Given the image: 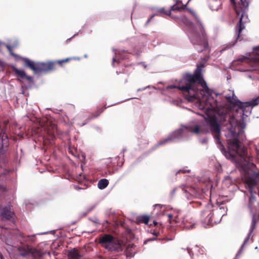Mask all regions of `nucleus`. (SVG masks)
Returning <instances> with one entry per match:
<instances>
[{"instance_id":"obj_18","label":"nucleus","mask_w":259,"mask_h":259,"mask_svg":"<svg viewBox=\"0 0 259 259\" xmlns=\"http://www.w3.org/2000/svg\"><path fill=\"white\" fill-rule=\"evenodd\" d=\"M83 256L79 253V250L74 248L68 252V259H81Z\"/></svg>"},{"instance_id":"obj_11","label":"nucleus","mask_w":259,"mask_h":259,"mask_svg":"<svg viewBox=\"0 0 259 259\" xmlns=\"http://www.w3.org/2000/svg\"><path fill=\"white\" fill-rule=\"evenodd\" d=\"M184 193L188 199H190L193 197L201 199L203 197V190L198 188H191L189 191L186 190Z\"/></svg>"},{"instance_id":"obj_25","label":"nucleus","mask_w":259,"mask_h":259,"mask_svg":"<svg viewBox=\"0 0 259 259\" xmlns=\"http://www.w3.org/2000/svg\"><path fill=\"white\" fill-rule=\"evenodd\" d=\"M250 235L251 234H249L248 236L244 239L243 243L242 245L239 252L236 255V257L234 259H237V256L239 255V253L241 251V250L243 249V248L244 247V245L248 242V240L249 239Z\"/></svg>"},{"instance_id":"obj_16","label":"nucleus","mask_w":259,"mask_h":259,"mask_svg":"<svg viewBox=\"0 0 259 259\" xmlns=\"http://www.w3.org/2000/svg\"><path fill=\"white\" fill-rule=\"evenodd\" d=\"M106 108V105L99 108L97 109L96 111H95L94 112L91 114V115L89 116V117H88V119L86 120V121L84 123H82L80 124V125L81 126L85 125L89 121V120L93 119L94 118L98 117Z\"/></svg>"},{"instance_id":"obj_14","label":"nucleus","mask_w":259,"mask_h":259,"mask_svg":"<svg viewBox=\"0 0 259 259\" xmlns=\"http://www.w3.org/2000/svg\"><path fill=\"white\" fill-rule=\"evenodd\" d=\"M25 253H31L35 257H40L43 255L42 252L37 249L31 247L28 245L24 247Z\"/></svg>"},{"instance_id":"obj_33","label":"nucleus","mask_w":259,"mask_h":259,"mask_svg":"<svg viewBox=\"0 0 259 259\" xmlns=\"http://www.w3.org/2000/svg\"><path fill=\"white\" fill-rule=\"evenodd\" d=\"M115 57H114L113 58V59H112V65H114V63L115 62H117V63H118L119 62V60H117L116 59V58H117V56H116L117 53H116V52H115Z\"/></svg>"},{"instance_id":"obj_23","label":"nucleus","mask_w":259,"mask_h":259,"mask_svg":"<svg viewBox=\"0 0 259 259\" xmlns=\"http://www.w3.org/2000/svg\"><path fill=\"white\" fill-rule=\"evenodd\" d=\"M163 231V227L161 225V227H155V229H151L150 232L156 236L159 235Z\"/></svg>"},{"instance_id":"obj_13","label":"nucleus","mask_w":259,"mask_h":259,"mask_svg":"<svg viewBox=\"0 0 259 259\" xmlns=\"http://www.w3.org/2000/svg\"><path fill=\"white\" fill-rule=\"evenodd\" d=\"M188 130L191 133L196 135L199 134H207V131L205 130V127L203 125H195L194 126H189Z\"/></svg>"},{"instance_id":"obj_44","label":"nucleus","mask_w":259,"mask_h":259,"mask_svg":"<svg viewBox=\"0 0 259 259\" xmlns=\"http://www.w3.org/2000/svg\"><path fill=\"white\" fill-rule=\"evenodd\" d=\"M258 196H259V188H258Z\"/></svg>"},{"instance_id":"obj_32","label":"nucleus","mask_w":259,"mask_h":259,"mask_svg":"<svg viewBox=\"0 0 259 259\" xmlns=\"http://www.w3.org/2000/svg\"><path fill=\"white\" fill-rule=\"evenodd\" d=\"M26 238L28 239L27 240H29L31 242H34L35 240V235L27 236Z\"/></svg>"},{"instance_id":"obj_36","label":"nucleus","mask_w":259,"mask_h":259,"mask_svg":"<svg viewBox=\"0 0 259 259\" xmlns=\"http://www.w3.org/2000/svg\"><path fill=\"white\" fill-rule=\"evenodd\" d=\"M154 206L155 207H162V205H161V204H155V205H154Z\"/></svg>"},{"instance_id":"obj_35","label":"nucleus","mask_w":259,"mask_h":259,"mask_svg":"<svg viewBox=\"0 0 259 259\" xmlns=\"http://www.w3.org/2000/svg\"><path fill=\"white\" fill-rule=\"evenodd\" d=\"M7 49L10 51V52L11 53L12 55H13V56H15V57L16 56L15 54H14L12 52V49H11V48L10 46H8Z\"/></svg>"},{"instance_id":"obj_21","label":"nucleus","mask_w":259,"mask_h":259,"mask_svg":"<svg viewBox=\"0 0 259 259\" xmlns=\"http://www.w3.org/2000/svg\"><path fill=\"white\" fill-rule=\"evenodd\" d=\"M109 184L108 181L106 179L100 180L98 183V187L100 189H105Z\"/></svg>"},{"instance_id":"obj_8","label":"nucleus","mask_w":259,"mask_h":259,"mask_svg":"<svg viewBox=\"0 0 259 259\" xmlns=\"http://www.w3.org/2000/svg\"><path fill=\"white\" fill-rule=\"evenodd\" d=\"M44 130L45 134L41 136H43L45 144H54L55 135L57 133V125L55 123H51L45 127Z\"/></svg>"},{"instance_id":"obj_27","label":"nucleus","mask_w":259,"mask_h":259,"mask_svg":"<svg viewBox=\"0 0 259 259\" xmlns=\"http://www.w3.org/2000/svg\"><path fill=\"white\" fill-rule=\"evenodd\" d=\"M256 59L259 61V56H257ZM258 69L259 70V68ZM252 104L253 105H257L259 104V96L252 100Z\"/></svg>"},{"instance_id":"obj_38","label":"nucleus","mask_w":259,"mask_h":259,"mask_svg":"<svg viewBox=\"0 0 259 259\" xmlns=\"http://www.w3.org/2000/svg\"><path fill=\"white\" fill-rule=\"evenodd\" d=\"M155 239H156V238H152V239H149L148 240V241H152V240H155Z\"/></svg>"},{"instance_id":"obj_12","label":"nucleus","mask_w":259,"mask_h":259,"mask_svg":"<svg viewBox=\"0 0 259 259\" xmlns=\"http://www.w3.org/2000/svg\"><path fill=\"white\" fill-rule=\"evenodd\" d=\"M0 210H1V215L3 220H9L14 215L13 212L11 210L10 205L5 207L0 206Z\"/></svg>"},{"instance_id":"obj_41","label":"nucleus","mask_w":259,"mask_h":259,"mask_svg":"<svg viewBox=\"0 0 259 259\" xmlns=\"http://www.w3.org/2000/svg\"><path fill=\"white\" fill-rule=\"evenodd\" d=\"M153 17V16H151V17H150V18L148 20L147 22H149V21H150L151 19Z\"/></svg>"},{"instance_id":"obj_15","label":"nucleus","mask_w":259,"mask_h":259,"mask_svg":"<svg viewBox=\"0 0 259 259\" xmlns=\"http://www.w3.org/2000/svg\"><path fill=\"white\" fill-rule=\"evenodd\" d=\"M13 71L15 72L17 76L20 77L21 79H25L29 82H31L32 81V77L26 75L25 72L24 70L19 69L16 67H14L13 68Z\"/></svg>"},{"instance_id":"obj_40","label":"nucleus","mask_w":259,"mask_h":259,"mask_svg":"<svg viewBox=\"0 0 259 259\" xmlns=\"http://www.w3.org/2000/svg\"><path fill=\"white\" fill-rule=\"evenodd\" d=\"M122 52H124V51H118V53L119 54V55H121Z\"/></svg>"},{"instance_id":"obj_31","label":"nucleus","mask_w":259,"mask_h":259,"mask_svg":"<svg viewBox=\"0 0 259 259\" xmlns=\"http://www.w3.org/2000/svg\"><path fill=\"white\" fill-rule=\"evenodd\" d=\"M182 130H180L177 131L173 134V137H174V138H176L177 137H178L179 136H181L182 135Z\"/></svg>"},{"instance_id":"obj_37","label":"nucleus","mask_w":259,"mask_h":259,"mask_svg":"<svg viewBox=\"0 0 259 259\" xmlns=\"http://www.w3.org/2000/svg\"><path fill=\"white\" fill-rule=\"evenodd\" d=\"M187 249L188 252V253H189V254H190V255H191V252H192L190 248H187Z\"/></svg>"},{"instance_id":"obj_20","label":"nucleus","mask_w":259,"mask_h":259,"mask_svg":"<svg viewBox=\"0 0 259 259\" xmlns=\"http://www.w3.org/2000/svg\"><path fill=\"white\" fill-rule=\"evenodd\" d=\"M181 2L179 0L176 1V4L170 7V11H182L186 9V5H183L181 7L177 6V4L181 3Z\"/></svg>"},{"instance_id":"obj_9","label":"nucleus","mask_w":259,"mask_h":259,"mask_svg":"<svg viewBox=\"0 0 259 259\" xmlns=\"http://www.w3.org/2000/svg\"><path fill=\"white\" fill-rule=\"evenodd\" d=\"M228 144L232 147L237 155L243 158L245 161L250 160V157L247 156L246 149L240 145V141L237 138L229 140Z\"/></svg>"},{"instance_id":"obj_1","label":"nucleus","mask_w":259,"mask_h":259,"mask_svg":"<svg viewBox=\"0 0 259 259\" xmlns=\"http://www.w3.org/2000/svg\"><path fill=\"white\" fill-rule=\"evenodd\" d=\"M204 63H201L197 66L194 74H185L178 87L170 85L167 88H178L183 92L185 99L189 101H195L198 97L199 91L209 94V89L202 75V69L204 67Z\"/></svg>"},{"instance_id":"obj_17","label":"nucleus","mask_w":259,"mask_h":259,"mask_svg":"<svg viewBox=\"0 0 259 259\" xmlns=\"http://www.w3.org/2000/svg\"><path fill=\"white\" fill-rule=\"evenodd\" d=\"M106 108V105L99 108L97 109L96 111H95L94 112L91 114V115L89 116V117H88V119L86 120V121L84 123H82L80 124V125L81 126L85 125L89 121V120L93 119L94 118L98 117Z\"/></svg>"},{"instance_id":"obj_45","label":"nucleus","mask_w":259,"mask_h":259,"mask_svg":"<svg viewBox=\"0 0 259 259\" xmlns=\"http://www.w3.org/2000/svg\"><path fill=\"white\" fill-rule=\"evenodd\" d=\"M258 219H259V212H258Z\"/></svg>"},{"instance_id":"obj_4","label":"nucleus","mask_w":259,"mask_h":259,"mask_svg":"<svg viewBox=\"0 0 259 259\" xmlns=\"http://www.w3.org/2000/svg\"><path fill=\"white\" fill-rule=\"evenodd\" d=\"M99 243L106 250L117 252L122 251V246L120 241L110 234H104L100 237Z\"/></svg>"},{"instance_id":"obj_19","label":"nucleus","mask_w":259,"mask_h":259,"mask_svg":"<svg viewBox=\"0 0 259 259\" xmlns=\"http://www.w3.org/2000/svg\"><path fill=\"white\" fill-rule=\"evenodd\" d=\"M246 184L249 188L250 192L252 193V189L256 185L257 182L255 179L249 178L246 180Z\"/></svg>"},{"instance_id":"obj_6","label":"nucleus","mask_w":259,"mask_h":259,"mask_svg":"<svg viewBox=\"0 0 259 259\" xmlns=\"http://www.w3.org/2000/svg\"><path fill=\"white\" fill-rule=\"evenodd\" d=\"M207 134L210 133L216 140L218 144H221L220 135L221 126L218 122L215 116H209L205 119V124H203Z\"/></svg>"},{"instance_id":"obj_43","label":"nucleus","mask_w":259,"mask_h":259,"mask_svg":"<svg viewBox=\"0 0 259 259\" xmlns=\"http://www.w3.org/2000/svg\"><path fill=\"white\" fill-rule=\"evenodd\" d=\"M94 206L92 207V208L89 210V211H91L93 209H94Z\"/></svg>"},{"instance_id":"obj_28","label":"nucleus","mask_w":259,"mask_h":259,"mask_svg":"<svg viewBox=\"0 0 259 259\" xmlns=\"http://www.w3.org/2000/svg\"><path fill=\"white\" fill-rule=\"evenodd\" d=\"M172 140V138L171 137H168L167 139L161 140L158 143V145H162L163 144H164L165 143H167L170 141H171Z\"/></svg>"},{"instance_id":"obj_30","label":"nucleus","mask_w":259,"mask_h":259,"mask_svg":"<svg viewBox=\"0 0 259 259\" xmlns=\"http://www.w3.org/2000/svg\"><path fill=\"white\" fill-rule=\"evenodd\" d=\"M190 204L191 205H192V206L193 207H199L201 205L202 203L200 201H193L190 202Z\"/></svg>"},{"instance_id":"obj_26","label":"nucleus","mask_w":259,"mask_h":259,"mask_svg":"<svg viewBox=\"0 0 259 259\" xmlns=\"http://www.w3.org/2000/svg\"><path fill=\"white\" fill-rule=\"evenodd\" d=\"M255 50L256 51V56L254 57L253 59L254 60V62H255V64L256 65V66L258 67V69H259V61H258L256 58L257 57V56H259V46L258 47H257L255 49Z\"/></svg>"},{"instance_id":"obj_7","label":"nucleus","mask_w":259,"mask_h":259,"mask_svg":"<svg viewBox=\"0 0 259 259\" xmlns=\"http://www.w3.org/2000/svg\"><path fill=\"white\" fill-rule=\"evenodd\" d=\"M248 7V4L244 2L243 0H240V3L235 7V11L236 14L239 18V21L236 26V33L237 34V39H239L241 36V32L245 27L243 24L242 19L244 15L246 14V10Z\"/></svg>"},{"instance_id":"obj_29","label":"nucleus","mask_w":259,"mask_h":259,"mask_svg":"<svg viewBox=\"0 0 259 259\" xmlns=\"http://www.w3.org/2000/svg\"><path fill=\"white\" fill-rule=\"evenodd\" d=\"M255 224H256V221L254 220V219L253 218L252 219V220L251 225V226H250V228L249 234H251L252 233V232H253V230L255 228Z\"/></svg>"},{"instance_id":"obj_39","label":"nucleus","mask_w":259,"mask_h":259,"mask_svg":"<svg viewBox=\"0 0 259 259\" xmlns=\"http://www.w3.org/2000/svg\"><path fill=\"white\" fill-rule=\"evenodd\" d=\"M20 236L22 238H25V236H24V234H21L20 235Z\"/></svg>"},{"instance_id":"obj_42","label":"nucleus","mask_w":259,"mask_h":259,"mask_svg":"<svg viewBox=\"0 0 259 259\" xmlns=\"http://www.w3.org/2000/svg\"><path fill=\"white\" fill-rule=\"evenodd\" d=\"M190 12L192 13V11L190 9H187Z\"/></svg>"},{"instance_id":"obj_5","label":"nucleus","mask_w":259,"mask_h":259,"mask_svg":"<svg viewBox=\"0 0 259 259\" xmlns=\"http://www.w3.org/2000/svg\"><path fill=\"white\" fill-rule=\"evenodd\" d=\"M217 213L216 212L215 214ZM221 214H219L218 217L215 215L211 206L207 205L201 211L200 220L203 226L206 228L208 226H213L214 224L219 223L221 220Z\"/></svg>"},{"instance_id":"obj_24","label":"nucleus","mask_w":259,"mask_h":259,"mask_svg":"<svg viewBox=\"0 0 259 259\" xmlns=\"http://www.w3.org/2000/svg\"><path fill=\"white\" fill-rule=\"evenodd\" d=\"M157 12L162 15H170L171 12L170 10L166 11L164 8H161L158 9Z\"/></svg>"},{"instance_id":"obj_2","label":"nucleus","mask_w":259,"mask_h":259,"mask_svg":"<svg viewBox=\"0 0 259 259\" xmlns=\"http://www.w3.org/2000/svg\"><path fill=\"white\" fill-rule=\"evenodd\" d=\"M78 57H69L57 61V62L49 61L47 62H34L28 58H20L24 63V66L31 69L35 74L48 73L56 69V63L62 66L63 63H67L72 60H76Z\"/></svg>"},{"instance_id":"obj_3","label":"nucleus","mask_w":259,"mask_h":259,"mask_svg":"<svg viewBox=\"0 0 259 259\" xmlns=\"http://www.w3.org/2000/svg\"><path fill=\"white\" fill-rule=\"evenodd\" d=\"M189 38L194 45L200 47L197 48L198 52H201L208 47L207 34L202 23L198 21L197 26L192 28L189 33Z\"/></svg>"},{"instance_id":"obj_10","label":"nucleus","mask_w":259,"mask_h":259,"mask_svg":"<svg viewBox=\"0 0 259 259\" xmlns=\"http://www.w3.org/2000/svg\"><path fill=\"white\" fill-rule=\"evenodd\" d=\"M234 103L242 110L243 115L246 116H248L251 113V107L255 106L252 104V101L245 103L237 101Z\"/></svg>"},{"instance_id":"obj_22","label":"nucleus","mask_w":259,"mask_h":259,"mask_svg":"<svg viewBox=\"0 0 259 259\" xmlns=\"http://www.w3.org/2000/svg\"><path fill=\"white\" fill-rule=\"evenodd\" d=\"M137 220L140 223H144L147 225L149 221V217L146 215H141L138 218Z\"/></svg>"},{"instance_id":"obj_34","label":"nucleus","mask_w":259,"mask_h":259,"mask_svg":"<svg viewBox=\"0 0 259 259\" xmlns=\"http://www.w3.org/2000/svg\"><path fill=\"white\" fill-rule=\"evenodd\" d=\"M153 225L154 227H161V226L162 225V224L161 223H159L155 221L153 222Z\"/></svg>"}]
</instances>
